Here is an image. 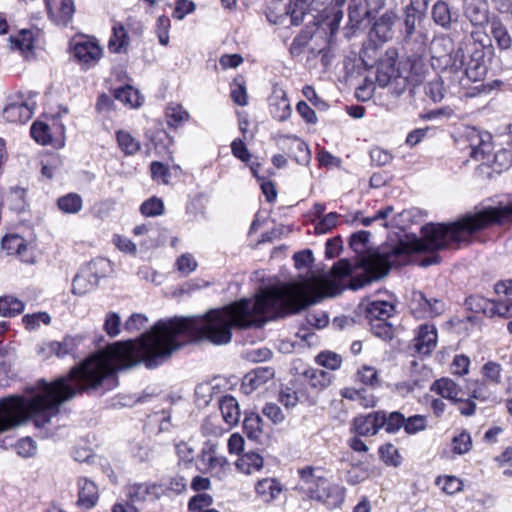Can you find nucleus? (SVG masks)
<instances>
[{
    "label": "nucleus",
    "instance_id": "12",
    "mask_svg": "<svg viewBox=\"0 0 512 512\" xmlns=\"http://www.w3.org/2000/svg\"><path fill=\"white\" fill-rule=\"evenodd\" d=\"M47 15L57 25H67L75 13L74 0H44Z\"/></svg>",
    "mask_w": 512,
    "mask_h": 512
},
{
    "label": "nucleus",
    "instance_id": "42",
    "mask_svg": "<svg viewBox=\"0 0 512 512\" xmlns=\"http://www.w3.org/2000/svg\"><path fill=\"white\" fill-rule=\"evenodd\" d=\"M313 32L311 29L306 27L302 29L298 35H296L289 47V53L292 57H297L301 55L308 45L310 40L312 39Z\"/></svg>",
    "mask_w": 512,
    "mask_h": 512
},
{
    "label": "nucleus",
    "instance_id": "4",
    "mask_svg": "<svg viewBox=\"0 0 512 512\" xmlns=\"http://www.w3.org/2000/svg\"><path fill=\"white\" fill-rule=\"evenodd\" d=\"M143 30V24L134 16L127 17L125 22L113 20L108 41L109 51L115 54L127 53L131 35L140 36Z\"/></svg>",
    "mask_w": 512,
    "mask_h": 512
},
{
    "label": "nucleus",
    "instance_id": "41",
    "mask_svg": "<svg viewBox=\"0 0 512 512\" xmlns=\"http://www.w3.org/2000/svg\"><path fill=\"white\" fill-rule=\"evenodd\" d=\"M167 124L170 127H177L189 119V113L180 105L171 103L166 108Z\"/></svg>",
    "mask_w": 512,
    "mask_h": 512
},
{
    "label": "nucleus",
    "instance_id": "59",
    "mask_svg": "<svg viewBox=\"0 0 512 512\" xmlns=\"http://www.w3.org/2000/svg\"><path fill=\"white\" fill-rule=\"evenodd\" d=\"M213 503L212 496L207 493H200L189 501V509L192 512L207 509Z\"/></svg>",
    "mask_w": 512,
    "mask_h": 512
},
{
    "label": "nucleus",
    "instance_id": "16",
    "mask_svg": "<svg viewBox=\"0 0 512 512\" xmlns=\"http://www.w3.org/2000/svg\"><path fill=\"white\" fill-rule=\"evenodd\" d=\"M489 7L485 0H466L464 15L473 26H485L490 23Z\"/></svg>",
    "mask_w": 512,
    "mask_h": 512
},
{
    "label": "nucleus",
    "instance_id": "28",
    "mask_svg": "<svg viewBox=\"0 0 512 512\" xmlns=\"http://www.w3.org/2000/svg\"><path fill=\"white\" fill-rule=\"evenodd\" d=\"M394 312V306L387 301H373L366 308V318L372 320H388Z\"/></svg>",
    "mask_w": 512,
    "mask_h": 512
},
{
    "label": "nucleus",
    "instance_id": "6",
    "mask_svg": "<svg viewBox=\"0 0 512 512\" xmlns=\"http://www.w3.org/2000/svg\"><path fill=\"white\" fill-rule=\"evenodd\" d=\"M496 300H486L483 312L489 317H512V280H502L495 284Z\"/></svg>",
    "mask_w": 512,
    "mask_h": 512
},
{
    "label": "nucleus",
    "instance_id": "25",
    "mask_svg": "<svg viewBox=\"0 0 512 512\" xmlns=\"http://www.w3.org/2000/svg\"><path fill=\"white\" fill-rule=\"evenodd\" d=\"M490 33L500 50H508L512 46V37L498 17H493L490 21Z\"/></svg>",
    "mask_w": 512,
    "mask_h": 512
},
{
    "label": "nucleus",
    "instance_id": "36",
    "mask_svg": "<svg viewBox=\"0 0 512 512\" xmlns=\"http://www.w3.org/2000/svg\"><path fill=\"white\" fill-rule=\"evenodd\" d=\"M243 429L247 437L251 440H259L263 432L262 418L255 413L245 416Z\"/></svg>",
    "mask_w": 512,
    "mask_h": 512
},
{
    "label": "nucleus",
    "instance_id": "15",
    "mask_svg": "<svg viewBox=\"0 0 512 512\" xmlns=\"http://www.w3.org/2000/svg\"><path fill=\"white\" fill-rule=\"evenodd\" d=\"M162 489L155 484H131L126 487V499L133 503H142L159 498Z\"/></svg>",
    "mask_w": 512,
    "mask_h": 512
},
{
    "label": "nucleus",
    "instance_id": "51",
    "mask_svg": "<svg viewBox=\"0 0 512 512\" xmlns=\"http://www.w3.org/2000/svg\"><path fill=\"white\" fill-rule=\"evenodd\" d=\"M427 428V419L423 415H413L405 418L404 430L407 434H416Z\"/></svg>",
    "mask_w": 512,
    "mask_h": 512
},
{
    "label": "nucleus",
    "instance_id": "24",
    "mask_svg": "<svg viewBox=\"0 0 512 512\" xmlns=\"http://www.w3.org/2000/svg\"><path fill=\"white\" fill-rule=\"evenodd\" d=\"M264 459L256 452H247L241 455L235 462L236 469L244 474L251 475L263 468Z\"/></svg>",
    "mask_w": 512,
    "mask_h": 512
},
{
    "label": "nucleus",
    "instance_id": "43",
    "mask_svg": "<svg viewBox=\"0 0 512 512\" xmlns=\"http://www.w3.org/2000/svg\"><path fill=\"white\" fill-rule=\"evenodd\" d=\"M117 142L120 149L127 155H133L140 149V142L127 131H118Z\"/></svg>",
    "mask_w": 512,
    "mask_h": 512
},
{
    "label": "nucleus",
    "instance_id": "18",
    "mask_svg": "<svg viewBox=\"0 0 512 512\" xmlns=\"http://www.w3.org/2000/svg\"><path fill=\"white\" fill-rule=\"evenodd\" d=\"M274 370L271 367H258L248 372L242 381V389L246 394H250L256 389L264 386L274 377Z\"/></svg>",
    "mask_w": 512,
    "mask_h": 512
},
{
    "label": "nucleus",
    "instance_id": "29",
    "mask_svg": "<svg viewBox=\"0 0 512 512\" xmlns=\"http://www.w3.org/2000/svg\"><path fill=\"white\" fill-rule=\"evenodd\" d=\"M97 284V278L91 277L89 271L83 267L73 279L72 292L76 295H84L92 290Z\"/></svg>",
    "mask_w": 512,
    "mask_h": 512
},
{
    "label": "nucleus",
    "instance_id": "17",
    "mask_svg": "<svg viewBox=\"0 0 512 512\" xmlns=\"http://www.w3.org/2000/svg\"><path fill=\"white\" fill-rule=\"evenodd\" d=\"M386 422V414L375 412L354 419V429L359 435H375Z\"/></svg>",
    "mask_w": 512,
    "mask_h": 512
},
{
    "label": "nucleus",
    "instance_id": "49",
    "mask_svg": "<svg viewBox=\"0 0 512 512\" xmlns=\"http://www.w3.org/2000/svg\"><path fill=\"white\" fill-rule=\"evenodd\" d=\"M472 440L470 434L466 431L459 433L452 439V450L454 453L462 455L470 451Z\"/></svg>",
    "mask_w": 512,
    "mask_h": 512
},
{
    "label": "nucleus",
    "instance_id": "8",
    "mask_svg": "<svg viewBox=\"0 0 512 512\" xmlns=\"http://www.w3.org/2000/svg\"><path fill=\"white\" fill-rule=\"evenodd\" d=\"M274 9L284 11V13H281L280 15H274L273 10H269L267 18L274 24L283 23L284 20L289 17L291 24L299 25L306 13L305 2L303 0H296L294 2L291 0H287V2L280 0L275 3Z\"/></svg>",
    "mask_w": 512,
    "mask_h": 512
},
{
    "label": "nucleus",
    "instance_id": "23",
    "mask_svg": "<svg viewBox=\"0 0 512 512\" xmlns=\"http://www.w3.org/2000/svg\"><path fill=\"white\" fill-rule=\"evenodd\" d=\"M255 491L257 496L264 503L269 504L279 497L283 491V487L275 478H264L256 483Z\"/></svg>",
    "mask_w": 512,
    "mask_h": 512
},
{
    "label": "nucleus",
    "instance_id": "62",
    "mask_svg": "<svg viewBox=\"0 0 512 512\" xmlns=\"http://www.w3.org/2000/svg\"><path fill=\"white\" fill-rule=\"evenodd\" d=\"M262 413L269 418L274 424H279L284 421L285 415L282 412L281 408L275 403H267L263 409Z\"/></svg>",
    "mask_w": 512,
    "mask_h": 512
},
{
    "label": "nucleus",
    "instance_id": "27",
    "mask_svg": "<svg viewBox=\"0 0 512 512\" xmlns=\"http://www.w3.org/2000/svg\"><path fill=\"white\" fill-rule=\"evenodd\" d=\"M397 78H399V70L396 68L394 60L387 59L378 64L376 81L379 86L385 87Z\"/></svg>",
    "mask_w": 512,
    "mask_h": 512
},
{
    "label": "nucleus",
    "instance_id": "13",
    "mask_svg": "<svg viewBox=\"0 0 512 512\" xmlns=\"http://www.w3.org/2000/svg\"><path fill=\"white\" fill-rule=\"evenodd\" d=\"M470 155L477 161L489 162L492 155V137L487 132L472 130L469 134Z\"/></svg>",
    "mask_w": 512,
    "mask_h": 512
},
{
    "label": "nucleus",
    "instance_id": "60",
    "mask_svg": "<svg viewBox=\"0 0 512 512\" xmlns=\"http://www.w3.org/2000/svg\"><path fill=\"white\" fill-rule=\"evenodd\" d=\"M339 215L336 212H330L323 216L315 225L319 233H326L337 225Z\"/></svg>",
    "mask_w": 512,
    "mask_h": 512
},
{
    "label": "nucleus",
    "instance_id": "61",
    "mask_svg": "<svg viewBox=\"0 0 512 512\" xmlns=\"http://www.w3.org/2000/svg\"><path fill=\"white\" fill-rule=\"evenodd\" d=\"M404 424L405 417L399 412H393L389 415V417L386 416V422L384 423L383 427H385L388 433H395L400 428H404Z\"/></svg>",
    "mask_w": 512,
    "mask_h": 512
},
{
    "label": "nucleus",
    "instance_id": "58",
    "mask_svg": "<svg viewBox=\"0 0 512 512\" xmlns=\"http://www.w3.org/2000/svg\"><path fill=\"white\" fill-rule=\"evenodd\" d=\"M425 89H426V94L434 102H439L444 97L443 81L439 78H436V79L430 81L426 85Z\"/></svg>",
    "mask_w": 512,
    "mask_h": 512
},
{
    "label": "nucleus",
    "instance_id": "5",
    "mask_svg": "<svg viewBox=\"0 0 512 512\" xmlns=\"http://www.w3.org/2000/svg\"><path fill=\"white\" fill-rule=\"evenodd\" d=\"M410 313L417 319H432L442 315L445 303L442 299L428 297L424 292L412 289L405 295Z\"/></svg>",
    "mask_w": 512,
    "mask_h": 512
},
{
    "label": "nucleus",
    "instance_id": "48",
    "mask_svg": "<svg viewBox=\"0 0 512 512\" xmlns=\"http://www.w3.org/2000/svg\"><path fill=\"white\" fill-rule=\"evenodd\" d=\"M22 321L27 330H36L40 327L41 323L49 325L51 323V317L46 312H37L24 315Z\"/></svg>",
    "mask_w": 512,
    "mask_h": 512
},
{
    "label": "nucleus",
    "instance_id": "53",
    "mask_svg": "<svg viewBox=\"0 0 512 512\" xmlns=\"http://www.w3.org/2000/svg\"><path fill=\"white\" fill-rule=\"evenodd\" d=\"M382 460L391 466H398L401 463V456L398 449L392 444H386L379 449Z\"/></svg>",
    "mask_w": 512,
    "mask_h": 512
},
{
    "label": "nucleus",
    "instance_id": "50",
    "mask_svg": "<svg viewBox=\"0 0 512 512\" xmlns=\"http://www.w3.org/2000/svg\"><path fill=\"white\" fill-rule=\"evenodd\" d=\"M150 172L152 179L161 184H169V178L171 176L170 169L161 162L154 161L150 165Z\"/></svg>",
    "mask_w": 512,
    "mask_h": 512
},
{
    "label": "nucleus",
    "instance_id": "39",
    "mask_svg": "<svg viewBox=\"0 0 512 512\" xmlns=\"http://www.w3.org/2000/svg\"><path fill=\"white\" fill-rule=\"evenodd\" d=\"M115 98L130 107H139L143 98L139 91L131 86L122 87L116 90Z\"/></svg>",
    "mask_w": 512,
    "mask_h": 512
},
{
    "label": "nucleus",
    "instance_id": "35",
    "mask_svg": "<svg viewBox=\"0 0 512 512\" xmlns=\"http://www.w3.org/2000/svg\"><path fill=\"white\" fill-rule=\"evenodd\" d=\"M57 206L65 214H76L82 209L83 201L79 194L68 193L57 200Z\"/></svg>",
    "mask_w": 512,
    "mask_h": 512
},
{
    "label": "nucleus",
    "instance_id": "26",
    "mask_svg": "<svg viewBox=\"0 0 512 512\" xmlns=\"http://www.w3.org/2000/svg\"><path fill=\"white\" fill-rule=\"evenodd\" d=\"M219 408L224 421L229 426L238 423L240 419V408L237 400L233 396H223L219 401Z\"/></svg>",
    "mask_w": 512,
    "mask_h": 512
},
{
    "label": "nucleus",
    "instance_id": "45",
    "mask_svg": "<svg viewBox=\"0 0 512 512\" xmlns=\"http://www.w3.org/2000/svg\"><path fill=\"white\" fill-rule=\"evenodd\" d=\"M370 325V329L372 333L382 339V340H391L394 336V328L388 322V320H372L368 321Z\"/></svg>",
    "mask_w": 512,
    "mask_h": 512
},
{
    "label": "nucleus",
    "instance_id": "1",
    "mask_svg": "<svg viewBox=\"0 0 512 512\" xmlns=\"http://www.w3.org/2000/svg\"><path fill=\"white\" fill-rule=\"evenodd\" d=\"M387 259L343 258L328 271H311L300 283L262 290L254 300L241 299L203 316L159 321L139 340L108 346L74 367L66 377L51 383L40 380L31 399L16 396V427L29 417L37 427H44L59 414L62 403L77 393L98 386L116 370L139 362L154 368L192 340L227 344L231 341L233 328L260 327L268 320L296 312L324 297L336 296L346 287L361 289L389 273L391 265Z\"/></svg>",
    "mask_w": 512,
    "mask_h": 512
},
{
    "label": "nucleus",
    "instance_id": "20",
    "mask_svg": "<svg viewBox=\"0 0 512 512\" xmlns=\"http://www.w3.org/2000/svg\"><path fill=\"white\" fill-rule=\"evenodd\" d=\"M437 344V330L434 325L423 324L414 338V347L420 354H430Z\"/></svg>",
    "mask_w": 512,
    "mask_h": 512
},
{
    "label": "nucleus",
    "instance_id": "52",
    "mask_svg": "<svg viewBox=\"0 0 512 512\" xmlns=\"http://www.w3.org/2000/svg\"><path fill=\"white\" fill-rule=\"evenodd\" d=\"M231 97L239 106H245L248 103V96L244 82L236 78L231 85Z\"/></svg>",
    "mask_w": 512,
    "mask_h": 512
},
{
    "label": "nucleus",
    "instance_id": "37",
    "mask_svg": "<svg viewBox=\"0 0 512 512\" xmlns=\"http://www.w3.org/2000/svg\"><path fill=\"white\" fill-rule=\"evenodd\" d=\"M24 310V303L13 296L0 297V315L14 317Z\"/></svg>",
    "mask_w": 512,
    "mask_h": 512
},
{
    "label": "nucleus",
    "instance_id": "63",
    "mask_svg": "<svg viewBox=\"0 0 512 512\" xmlns=\"http://www.w3.org/2000/svg\"><path fill=\"white\" fill-rule=\"evenodd\" d=\"M169 28L170 20L167 16H160L157 19V35L161 45H168L169 43Z\"/></svg>",
    "mask_w": 512,
    "mask_h": 512
},
{
    "label": "nucleus",
    "instance_id": "22",
    "mask_svg": "<svg viewBox=\"0 0 512 512\" xmlns=\"http://www.w3.org/2000/svg\"><path fill=\"white\" fill-rule=\"evenodd\" d=\"M431 391L452 403L461 400V397L465 396L462 387L452 379L446 377L436 380L432 384Z\"/></svg>",
    "mask_w": 512,
    "mask_h": 512
},
{
    "label": "nucleus",
    "instance_id": "57",
    "mask_svg": "<svg viewBox=\"0 0 512 512\" xmlns=\"http://www.w3.org/2000/svg\"><path fill=\"white\" fill-rule=\"evenodd\" d=\"M26 190L22 187L16 186L10 188L8 199L13 204L11 207L14 210L22 211L25 207Z\"/></svg>",
    "mask_w": 512,
    "mask_h": 512
},
{
    "label": "nucleus",
    "instance_id": "19",
    "mask_svg": "<svg viewBox=\"0 0 512 512\" xmlns=\"http://www.w3.org/2000/svg\"><path fill=\"white\" fill-rule=\"evenodd\" d=\"M99 500V488L92 480L81 477L78 480V506L84 509L93 508Z\"/></svg>",
    "mask_w": 512,
    "mask_h": 512
},
{
    "label": "nucleus",
    "instance_id": "44",
    "mask_svg": "<svg viewBox=\"0 0 512 512\" xmlns=\"http://www.w3.org/2000/svg\"><path fill=\"white\" fill-rule=\"evenodd\" d=\"M165 211L162 199L155 196L145 200L140 206V212L145 217H156Z\"/></svg>",
    "mask_w": 512,
    "mask_h": 512
},
{
    "label": "nucleus",
    "instance_id": "54",
    "mask_svg": "<svg viewBox=\"0 0 512 512\" xmlns=\"http://www.w3.org/2000/svg\"><path fill=\"white\" fill-rule=\"evenodd\" d=\"M121 318L115 312H109L106 314L104 322V331L110 337H116L120 333Z\"/></svg>",
    "mask_w": 512,
    "mask_h": 512
},
{
    "label": "nucleus",
    "instance_id": "7",
    "mask_svg": "<svg viewBox=\"0 0 512 512\" xmlns=\"http://www.w3.org/2000/svg\"><path fill=\"white\" fill-rule=\"evenodd\" d=\"M478 36V32H471V38L474 40L475 50L471 55L470 61L466 62L464 50L458 49L454 54V60L452 63V68L454 70H460L464 68L466 75L470 78H476L477 76L481 75L485 70V67L482 65V61L484 58V44L480 42Z\"/></svg>",
    "mask_w": 512,
    "mask_h": 512
},
{
    "label": "nucleus",
    "instance_id": "30",
    "mask_svg": "<svg viewBox=\"0 0 512 512\" xmlns=\"http://www.w3.org/2000/svg\"><path fill=\"white\" fill-rule=\"evenodd\" d=\"M201 461L205 466V469L210 472L220 471L228 465L226 457L219 455L214 445L203 450Z\"/></svg>",
    "mask_w": 512,
    "mask_h": 512
},
{
    "label": "nucleus",
    "instance_id": "55",
    "mask_svg": "<svg viewBox=\"0 0 512 512\" xmlns=\"http://www.w3.org/2000/svg\"><path fill=\"white\" fill-rule=\"evenodd\" d=\"M358 378L359 380L369 386H377L379 385V377L376 368L372 366L365 365L361 369L358 370Z\"/></svg>",
    "mask_w": 512,
    "mask_h": 512
},
{
    "label": "nucleus",
    "instance_id": "2",
    "mask_svg": "<svg viewBox=\"0 0 512 512\" xmlns=\"http://www.w3.org/2000/svg\"><path fill=\"white\" fill-rule=\"evenodd\" d=\"M512 223V195L496 206H484L449 224L429 223L421 228V237L415 234L395 233L388 237L389 254L374 250L369 231L353 233L349 246L356 256H402L419 252L455 250L471 242L473 234L494 225Z\"/></svg>",
    "mask_w": 512,
    "mask_h": 512
},
{
    "label": "nucleus",
    "instance_id": "9",
    "mask_svg": "<svg viewBox=\"0 0 512 512\" xmlns=\"http://www.w3.org/2000/svg\"><path fill=\"white\" fill-rule=\"evenodd\" d=\"M73 55L82 65L94 66L102 57V48L93 38L82 37L75 41Z\"/></svg>",
    "mask_w": 512,
    "mask_h": 512
},
{
    "label": "nucleus",
    "instance_id": "11",
    "mask_svg": "<svg viewBox=\"0 0 512 512\" xmlns=\"http://www.w3.org/2000/svg\"><path fill=\"white\" fill-rule=\"evenodd\" d=\"M35 101L31 97L26 100L17 99L10 102L3 109V117L11 123H25L33 116Z\"/></svg>",
    "mask_w": 512,
    "mask_h": 512
},
{
    "label": "nucleus",
    "instance_id": "56",
    "mask_svg": "<svg viewBox=\"0 0 512 512\" xmlns=\"http://www.w3.org/2000/svg\"><path fill=\"white\" fill-rule=\"evenodd\" d=\"M470 358L464 354L456 355L451 364L452 374L464 376L469 373Z\"/></svg>",
    "mask_w": 512,
    "mask_h": 512
},
{
    "label": "nucleus",
    "instance_id": "64",
    "mask_svg": "<svg viewBox=\"0 0 512 512\" xmlns=\"http://www.w3.org/2000/svg\"><path fill=\"white\" fill-rule=\"evenodd\" d=\"M442 484V489L447 494H454L462 489V482L454 476H446L438 479V484Z\"/></svg>",
    "mask_w": 512,
    "mask_h": 512
},
{
    "label": "nucleus",
    "instance_id": "46",
    "mask_svg": "<svg viewBox=\"0 0 512 512\" xmlns=\"http://www.w3.org/2000/svg\"><path fill=\"white\" fill-rule=\"evenodd\" d=\"M30 132L31 136L37 143L41 145H48L52 143L50 128L47 124L36 121L32 124Z\"/></svg>",
    "mask_w": 512,
    "mask_h": 512
},
{
    "label": "nucleus",
    "instance_id": "32",
    "mask_svg": "<svg viewBox=\"0 0 512 512\" xmlns=\"http://www.w3.org/2000/svg\"><path fill=\"white\" fill-rule=\"evenodd\" d=\"M2 250L7 256L20 255L27 250L26 241L18 234H8L2 238Z\"/></svg>",
    "mask_w": 512,
    "mask_h": 512
},
{
    "label": "nucleus",
    "instance_id": "21",
    "mask_svg": "<svg viewBox=\"0 0 512 512\" xmlns=\"http://www.w3.org/2000/svg\"><path fill=\"white\" fill-rule=\"evenodd\" d=\"M269 110L273 118L285 121L291 115V106L284 90H275L269 98Z\"/></svg>",
    "mask_w": 512,
    "mask_h": 512
},
{
    "label": "nucleus",
    "instance_id": "34",
    "mask_svg": "<svg viewBox=\"0 0 512 512\" xmlns=\"http://www.w3.org/2000/svg\"><path fill=\"white\" fill-rule=\"evenodd\" d=\"M84 268L89 271L91 277H96L97 281L112 272V264L109 258H92Z\"/></svg>",
    "mask_w": 512,
    "mask_h": 512
},
{
    "label": "nucleus",
    "instance_id": "10",
    "mask_svg": "<svg viewBox=\"0 0 512 512\" xmlns=\"http://www.w3.org/2000/svg\"><path fill=\"white\" fill-rule=\"evenodd\" d=\"M279 145L283 150L289 151V156L300 165H308L311 161V152L308 145L295 135L279 134Z\"/></svg>",
    "mask_w": 512,
    "mask_h": 512
},
{
    "label": "nucleus",
    "instance_id": "33",
    "mask_svg": "<svg viewBox=\"0 0 512 512\" xmlns=\"http://www.w3.org/2000/svg\"><path fill=\"white\" fill-rule=\"evenodd\" d=\"M433 21L444 29H449L452 23V15L449 5L444 1H438L432 8Z\"/></svg>",
    "mask_w": 512,
    "mask_h": 512
},
{
    "label": "nucleus",
    "instance_id": "38",
    "mask_svg": "<svg viewBox=\"0 0 512 512\" xmlns=\"http://www.w3.org/2000/svg\"><path fill=\"white\" fill-rule=\"evenodd\" d=\"M305 377L308 381L309 386L315 388L317 390H322L330 385L332 381L331 374L319 370V369H309L305 372Z\"/></svg>",
    "mask_w": 512,
    "mask_h": 512
},
{
    "label": "nucleus",
    "instance_id": "47",
    "mask_svg": "<svg viewBox=\"0 0 512 512\" xmlns=\"http://www.w3.org/2000/svg\"><path fill=\"white\" fill-rule=\"evenodd\" d=\"M316 362L327 369L337 370L342 364V357L332 351H323L316 356Z\"/></svg>",
    "mask_w": 512,
    "mask_h": 512
},
{
    "label": "nucleus",
    "instance_id": "14",
    "mask_svg": "<svg viewBox=\"0 0 512 512\" xmlns=\"http://www.w3.org/2000/svg\"><path fill=\"white\" fill-rule=\"evenodd\" d=\"M80 342L79 337L65 336L61 341H50L43 344L38 353L46 358L52 355L58 358H63L66 355L72 354Z\"/></svg>",
    "mask_w": 512,
    "mask_h": 512
},
{
    "label": "nucleus",
    "instance_id": "40",
    "mask_svg": "<svg viewBox=\"0 0 512 512\" xmlns=\"http://www.w3.org/2000/svg\"><path fill=\"white\" fill-rule=\"evenodd\" d=\"M481 374L484 381L490 385H500L502 383V366L498 362H486L481 368Z\"/></svg>",
    "mask_w": 512,
    "mask_h": 512
},
{
    "label": "nucleus",
    "instance_id": "31",
    "mask_svg": "<svg viewBox=\"0 0 512 512\" xmlns=\"http://www.w3.org/2000/svg\"><path fill=\"white\" fill-rule=\"evenodd\" d=\"M11 44L14 49L19 50L25 58L32 55L34 48V37L30 30H21L16 36L11 37Z\"/></svg>",
    "mask_w": 512,
    "mask_h": 512
},
{
    "label": "nucleus",
    "instance_id": "3",
    "mask_svg": "<svg viewBox=\"0 0 512 512\" xmlns=\"http://www.w3.org/2000/svg\"><path fill=\"white\" fill-rule=\"evenodd\" d=\"M299 482L295 490L308 499L321 502L329 508L339 506L344 499V491L341 487L333 485L327 478L321 475L319 469L307 466L298 471Z\"/></svg>",
    "mask_w": 512,
    "mask_h": 512
}]
</instances>
